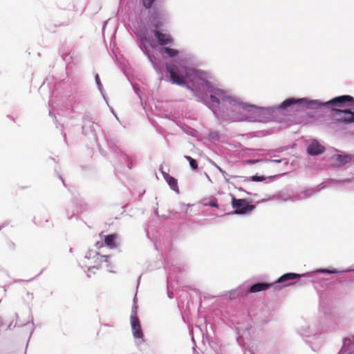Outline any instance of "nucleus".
Wrapping results in <instances>:
<instances>
[{
  "instance_id": "f257e3e1",
  "label": "nucleus",
  "mask_w": 354,
  "mask_h": 354,
  "mask_svg": "<svg viewBox=\"0 0 354 354\" xmlns=\"http://www.w3.org/2000/svg\"><path fill=\"white\" fill-rule=\"evenodd\" d=\"M208 94L198 96V101L207 106L219 121L266 123L279 113L277 105L264 107L243 102L230 91L217 88L214 84Z\"/></svg>"
},
{
  "instance_id": "f03ea898",
  "label": "nucleus",
  "mask_w": 354,
  "mask_h": 354,
  "mask_svg": "<svg viewBox=\"0 0 354 354\" xmlns=\"http://www.w3.org/2000/svg\"><path fill=\"white\" fill-rule=\"evenodd\" d=\"M156 54L171 59L185 76L192 78L207 94L213 88L214 77L210 73L196 68L198 61L192 54L169 46H160Z\"/></svg>"
},
{
  "instance_id": "7ed1b4c3",
  "label": "nucleus",
  "mask_w": 354,
  "mask_h": 354,
  "mask_svg": "<svg viewBox=\"0 0 354 354\" xmlns=\"http://www.w3.org/2000/svg\"><path fill=\"white\" fill-rule=\"evenodd\" d=\"M137 44L143 54L147 57L153 68L159 73L161 71L165 69L167 75L165 80L171 82L172 84L180 86L187 88L190 91H193L191 87L186 83L183 78H180L176 73V68L171 64L163 63L159 59L154 56L158 52V48L157 43L154 40L153 36L150 35L147 30H141L139 32L137 39Z\"/></svg>"
},
{
  "instance_id": "20e7f679",
  "label": "nucleus",
  "mask_w": 354,
  "mask_h": 354,
  "mask_svg": "<svg viewBox=\"0 0 354 354\" xmlns=\"http://www.w3.org/2000/svg\"><path fill=\"white\" fill-rule=\"evenodd\" d=\"M331 270L325 268H319L301 274L289 272H286L272 281L273 290H281L284 288L295 286L297 283H305L309 281L313 283L320 299V304H324L326 290H320L328 284V279H325L322 274L330 272ZM333 271H332L333 272Z\"/></svg>"
},
{
  "instance_id": "39448f33",
  "label": "nucleus",
  "mask_w": 354,
  "mask_h": 354,
  "mask_svg": "<svg viewBox=\"0 0 354 354\" xmlns=\"http://www.w3.org/2000/svg\"><path fill=\"white\" fill-rule=\"evenodd\" d=\"M270 319L271 311L266 306L258 308L255 311L248 310L245 322H241L236 317L230 318V322L235 328L238 344L243 348L246 344L245 340L251 338L252 323H267Z\"/></svg>"
},
{
  "instance_id": "423d86ee",
  "label": "nucleus",
  "mask_w": 354,
  "mask_h": 354,
  "mask_svg": "<svg viewBox=\"0 0 354 354\" xmlns=\"http://www.w3.org/2000/svg\"><path fill=\"white\" fill-rule=\"evenodd\" d=\"M50 89V97L48 102L49 106L53 109L57 106H63L70 109L75 103V97L71 93V87L64 80L54 86V89Z\"/></svg>"
},
{
  "instance_id": "0eeeda50",
  "label": "nucleus",
  "mask_w": 354,
  "mask_h": 354,
  "mask_svg": "<svg viewBox=\"0 0 354 354\" xmlns=\"http://www.w3.org/2000/svg\"><path fill=\"white\" fill-rule=\"evenodd\" d=\"M331 284L328 281V284L320 290H326V295L325 296L324 304L322 306L319 303L320 308L324 311V315L321 316L318 321L319 330L322 333L335 330L339 327L340 323V317L338 315L330 311V306L331 299L329 298Z\"/></svg>"
},
{
  "instance_id": "6e6552de",
  "label": "nucleus",
  "mask_w": 354,
  "mask_h": 354,
  "mask_svg": "<svg viewBox=\"0 0 354 354\" xmlns=\"http://www.w3.org/2000/svg\"><path fill=\"white\" fill-rule=\"evenodd\" d=\"M354 181V178H329L324 181H322L321 183H319L318 185L315 187H304L303 190H301L300 194L302 195L299 196V199L301 198H308L311 197L312 196L320 192L322 190L329 187H333L336 185H344L346 184L351 183Z\"/></svg>"
},
{
  "instance_id": "1a4fd4ad",
  "label": "nucleus",
  "mask_w": 354,
  "mask_h": 354,
  "mask_svg": "<svg viewBox=\"0 0 354 354\" xmlns=\"http://www.w3.org/2000/svg\"><path fill=\"white\" fill-rule=\"evenodd\" d=\"M169 256L170 254H167L166 259H165L164 262L162 261L161 264L163 265L167 274V297L169 299H172L174 298L172 290L174 289L173 283H178V277L180 275L182 270L178 266L174 264L173 262H170L169 259Z\"/></svg>"
},
{
  "instance_id": "9d476101",
  "label": "nucleus",
  "mask_w": 354,
  "mask_h": 354,
  "mask_svg": "<svg viewBox=\"0 0 354 354\" xmlns=\"http://www.w3.org/2000/svg\"><path fill=\"white\" fill-rule=\"evenodd\" d=\"M300 326L297 329V333L304 339V342L310 346L311 349L316 351L319 348V344L313 342V340H317L322 332L319 330V326L311 327L307 322Z\"/></svg>"
},
{
  "instance_id": "9b49d317",
  "label": "nucleus",
  "mask_w": 354,
  "mask_h": 354,
  "mask_svg": "<svg viewBox=\"0 0 354 354\" xmlns=\"http://www.w3.org/2000/svg\"><path fill=\"white\" fill-rule=\"evenodd\" d=\"M306 97H288L277 105L279 113H286L289 111H301L306 110Z\"/></svg>"
},
{
  "instance_id": "f8f14e48",
  "label": "nucleus",
  "mask_w": 354,
  "mask_h": 354,
  "mask_svg": "<svg viewBox=\"0 0 354 354\" xmlns=\"http://www.w3.org/2000/svg\"><path fill=\"white\" fill-rule=\"evenodd\" d=\"M231 196V204L234 210L229 214L246 215L252 212L255 209V205L252 203V200L249 198H236L232 194H230Z\"/></svg>"
},
{
  "instance_id": "ddd939ff",
  "label": "nucleus",
  "mask_w": 354,
  "mask_h": 354,
  "mask_svg": "<svg viewBox=\"0 0 354 354\" xmlns=\"http://www.w3.org/2000/svg\"><path fill=\"white\" fill-rule=\"evenodd\" d=\"M335 118L337 123L351 124L354 123V106L344 109L335 110Z\"/></svg>"
},
{
  "instance_id": "4468645a",
  "label": "nucleus",
  "mask_w": 354,
  "mask_h": 354,
  "mask_svg": "<svg viewBox=\"0 0 354 354\" xmlns=\"http://www.w3.org/2000/svg\"><path fill=\"white\" fill-rule=\"evenodd\" d=\"M353 160H354V155L341 152V153L335 154L331 157L330 165L333 168L341 169Z\"/></svg>"
},
{
  "instance_id": "2eb2a0df",
  "label": "nucleus",
  "mask_w": 354,
  "mask_h": 354,
  "mask_svg": "<svg viewBox=\"0 0 354 354\" xmlns=\"http://www.w3.org/2000/svg\"><path fill=\"white\" fill-rule=\"evenodd\" d=\"M72 208L66 209L67 216L68 218L77 216L79 214H82L87 209V204L82 199L73 198L71 200Z\"/></svg>"
},
{
  "instance_id": "dca6fc26",
  "label": "nucleus",
  "mask_w": 354,
  "mask_h": 354,
  "mask_svg": "<svg viewBox=\"0 0 354 354\" xmlns=\"http://www.w3.org/2000/svg\"><path fill=\"white\" fill-rule=\"evenodd\" d=\"M149 21L151 28L154 30H161L163 26V21L161 14L157 8H154L149 10Z\"/></svg>"
},
{
  "instance_id": "f3484780",
  "label": "nucleus",
  "mask_w": 354,
  "mask_h": 354,
  "mask_svg": "<svg viewBox=\"0 0 354 354\" xmlns=\"http://www.w3.org/2000/svg\"><path fill=\"white\" fill-rule=\"evenodd\" d=\"M153 35L159 46H173L175 44L173 37L169 33L162 32L161 30H154Z\"/></svg>"
},
{
  "instance_id": "a211bd4d",
  "label": "nucleus",
  "mask_w": 354,
  "mask_h": 354,
  "mask_svg": "<svg viewBox=\"0 0 354 354\" xmlns=\"http://www.w3.org/2000/svg\"><path fill=\"white\" fill-rule=\"evenodd\" d=\"M247 295L251 293H257L259 292H265L269 288L273 289V283L272 282H254L245 286Z\"/></svg>"
},
{
  "instance_id": "6ab92c4d",
  "label": "nucleus",
  "mask_w": 354,
  "mask_h": 354,
  "mask_svg": "<svg viewBox=\"0 0 354 354\" xmlns=\"http://www.w3.org/2000/svg\"><path fill=\"white\" fill-rule=\"evenodd\" d=\"M99 236L102 241H104L105 246L111 249H115L118 248L119 245L120 238L116 233H110L108 234H104L103 232L99 234Z\"/></svg>"
},
{
  "instance_id": "aec40b11",
  "label": "nucleus",
  "mask_w": 354,
  "mask_h": 354,
  "mask_svg": "<svg viewBox=\"0 0 354 354\" xmlns=\"http://www.w3.org/2000/svg\"><path fill=\"white\" fill-rule=\"evenodd\" d=\"M326 149L316 139H313L306 146V152L309 156H316L324 153Z\"/></svg>"
},
{
  "instance_id": "412c9836",
  "label": "nucleus",
  "mask_w": 354,
  "mask_h": 354,
  "mask_svg": "<svg viewBox=\"0 0 354 354\" xmlns=\"http://www.w3.org/2000/svg\"><path fill=\"white\" fill-rule=\"evenodd\" d=\"M130 324L133 336L136 339H138V341H136V344L139 346L140 344L145 342L140 322L138 319L133 320V318L132 320L130 321Z\"/></svg>"
},
{
  "instance_id": "4be33fe9",
  "label": "nucleus",
  "mask_w": 354,
  "mask_h": 354,
  "mask_svg": "<svg viewBox=\"0 0 354 354\" xmlns=\"http://www.w3.org/2000/svg\"><path fill=\"white\" fill-rule=\"evenodd\" d=\"M282 175H283V174H275V175L266 176L264 175H260L258 173H257L254 175H252L251 176L244 177L245 178L244 181H248V182L252 181V182H257V183L265 182L266 183H272V182H274V181L278 180Z\"/></svg>"
},
{
  "instance_id": "5701e85b",
  "label": "nucleus",
  "mask_w": 354,
  "mask_h": 354,
  "mask_svg": "<svg viewBox=\"0 0 354 354\" xmlns=\"http://www.w3.org/2000/svg\"><path fill=\"white\" fill-rule=\"evenodd\" d=\"M98 127L97 124L95 122L88 124H82V133L90 140L91 142H97L96 129Z\"/></svg>"
},
{
  "instance_id": "b1692460",
  "label": "nucleus",
  "mask_w": 354,
  "mask_h": 354,
  "mask_svg": "<svg viewBox=\"0 0 354 354\" xmlns=\"http://www.w3.org/2000/svg\"><path fill=\"white\" fill-rule=\"evenodd\" d=\"M337 354H354V335L342 339V347Z\"/></svg>"
},
{
  "instance_id": "393cba45",
  "label": "nucleus",
  "mask_w": 354,
  "mask_h": 354,
  "mask_svg": "<svg viewBox=\"0 0 354 354\" xmlns=\"http://www.w3.org/2000/svg\"><path fill=\"white\" fill-rule=\"evenodd\" d=\"M160 170L165 180L167 182L170 189L175 192L176 194H179L180 191L178 187V180L175 177L171 176L169 173H167L165 171H163V167L162 165L160 166Z\"/></svg>"
},
{
  "instance_id": "a878e982",
  "label": "nucleus",
  "mask_w": 354,
  "mask_h": 354,
  "mask_svg": "<svg viewBox=\"0 0 354 354\" xmlns=\"http://www.w3.org/2000/svg\"><path fill=\"white\" fill-rule=\"evenodd\" d=\"M353 97L350 95H341L331 98L334 108L344 107L345 103H351Z\"/></svg>"
},
{
  "instance_id": "bb28decb",
  "label": "nucleus",
  "mask_w": 354,
  "mask_h": 354,
  "mask_svg": "<svg viewBox=\"0 0 354 354\" xmlns=\"http://www.w3.org/2000/svg\"><path fill=\"white\" fill-rule=\"evenodd\" d=\"M306 110L321 111L322 100L319 99H310L306 97Z\"/></svg>"
},
{
  "instance_id": "cd10ccee",
  "label": "nucleus",
  "mask_w": 354,
  "mask_h": 354,
  "mask_svg": "<svg viewBox=\"0 0 354 354\" xmlns=\"http://www.w3.org/2000/svg\"><path fill=\"white\" fill-rule=\"evenodd\" d=\"M230 297L232 299L239 297L241 300L247 296V291L244 284L239 286L238 288L232 289L229 291Z\"/></svg>"
},
{
  "instance_id": "c85d7f7f",
  "label": "nucleus",
  "mask_w": 354,
  "mask_h": 354,
  "mask_svg": "<svg viewBox=\"0 0 354 354\" xmlns=\"http://www.w3.org/2000/svg\"><path fill=\"white\" fill-rule=\"evenodd\" d=\"M207 138L212 142H223V139L225 138V136L218 131L209 129L207 131Z\"/></svg>"
},
{
  "instance_id": "c756f323",
  "label": "nucleus",
  "mask_w": 354,
  "mask_h": 354,
  "mask_svg": "<svg viewBox=\"0 0 354 354\" xmlns=\"http://www.w3.org/2000/svg\"><path fill=\"white\" fill-rule=\"evenodd\" d=\"M95 84L97 85V89L98 91H100L101 95L102 96L104 100L108 104V100H109V98H108V96L104 89V87H103V85L102 84V82L100 80V75L99 74L96 73L95 74Z\"/></svg>"
},
{
  "instance_id": "7c9ffc66",
  "label": "nucleus",
  "mask_w": 354,
  "mask_h": 354,
  "mask_svg": "<svg viewBox=\"0 0 354 354\" xmlns=\"http://www.w3.org/2000/svg\"><path fill=\"white\" fill-rule=\"evenodd\" d=\"M325 269H328L331 271H334L333 272H326V274H344V273H347V272H353L354 274V264L352 266H350L346 269H342V270H339L337 268H335L333 267L325 268Z\"/></svg>"
},
{
  "instance_id": "2f4dec72",
  "label": "nucleus",
  "mask_w": 354,
  "mask_h": 354,
  "mask_svg": "<svg viewBox=\"0 0 354 354\" xmlns=\"http://www.w3.org/2000/svg\"><path fill=\"white\" fill-rule=\"evenodd\" d=\"M201 203L206 207H218V200L214 196L202 200Z\"/></svg>"
},
{
  "instance_id": "473e14b6",
  "label": "nucleus",
  "mask_w": 354,
  "mask_h": 354,
  "mask_svg": "<svg viewBox=\"0 0 354 354\" xmlns=\"http://www.w3.org/2000/svg\"><path fill=\"white\" fill-rule=\"evenodd\" d=\"M158 0H140V5L145 9L150 10L156 8V3Z\"/></svg>"
},
{
  "instance_id": "72a5a7b5",
  "label": "nucleus",
  "mask_w": 354,
  "mask_h": 354,
  "mask_svg": "<svg viewBox=\"0 0 354 354\" xmlns=\"http://www.w3.org/2000/svg\"><path fill=\"white\" fill-rule=\"evenodd\" d=\"M28 310H29V315H28L29 320L26 324H19V326H27L28 322H30V323L32 324V326H31L32 328H31V330H30V335H29V338H28V342H29L30 338L31 335H32V333H33V332L35 330V324H34V322H33V316H32V307L30 305H28Z\"/></svg>"
},
{
  "instance_id": "f704fd0d",
  "label": "nucleus",
  "mask_w": 354,
  "mask_h": 354,
  "mask_svg": "<svg viewBox=\"0 0 354 354\" xmlns=\"http://www.w3.org/2000/svg\"><path fill=\"white\" fill-rule=\"evenodd\" d=\"M184 158L186 159L189 165L190 168L193 171H197L198 169V162L196 159L193 158L190 156L185 155Z\"/></svg>"
},
{
  "instance_id": "c9c22d12",
  "label": "nucleus",
  "mask_w": 354,
  "mask_h": 354,
  "mask_svg": "<svg viewBox=\"0 0 354 354\" xmlns=\"http://www.w3.org/2000/svg\"><path fill=\"white\" fill-rule=\"evenodd\" d=\"M59 54L66 63L67 69L70 64L73 62V57L71 53H65L62 49H59Z\"/></svg>"
},
{
  "instance_id": "e433bc0d",
  "label": "nucleus",
  "mask_w": 354,
  "mask_h": 354,
  "mask_svg": "<svg viewBox=\"0 0 354 354\" xmlns=\"http://www.w3.org/2000/svg\"><path fill=\"white\" fill-rule=\"evenodd\" d=\"M96 259L95 260V263H97L100 266H101V263L104 261L106 263H109V255H102L99 252L95 253Z\"/></svg>"
},
{
  "instance_id": "4c0bfd02",
  "label": "nucleus",
  "mask_w": 354,
  "mask_h": 354,
  "mask_svg": "<svg viewBox=\"0 0 354 354\" xmlns=\"http://www.w3.org/2000/svg\"><path fill=\"white\" fill-rule=\"evenodd\" d=\"M106 142L109 148L112 150L114 153L122 154L123 153L121 149L116 145V144L111 140L110 138H106Z\"/></svg>"
},
{
  "instance_id": "58836bf2",
  "label": "nucleus",
  "mask_w": 354,
  "mask_h": 354,
  "mask_svg": "<svg viewBox=\"0 0 354 354\" xmlns=\"http://www.w3.org/2000/svg\"><path fill=\"white\" fill-rule=\"evenodd\" d=\"M193 205L190 203L185 204L184 203H180L178 204V208L180 209V213H183V218H186L188 216V209L189 207H192Z\"/></svg>"
},
{
  "instance_id": "ea45409f",
  "label": "nucleus",
  "mask_w": 354,
  "mask_h": 354,
  "mask_svg": "<svg viewBox=\"0 0 354 354\" xmlns=\"http://www.w3.org/2000/svg\"><path fill=\"white\" fill-rule=\"evenodd\" d=\"M120 156H122V159L125 161L128 169H131L134 165V159L132 157L129 156L124 152L122 153Z\"/></svg>"
},
{
  "instance_id": "a19ab883",
  "label": "nucleus",
  "mask_w": 354,
  "mask_h": 354,
  "mask_svg": "<svg viewBox=\"0 0 354 354\" xmlns=\"http://www.w3.org/2000/svg\"><path fill=\"white\" fill-rule=\"evenodd\" d=\"M145 232H146V235H147V238L149 239L153 243L156 250H159L158 249V240L157 237L156 236H154V234H153L152 236H151L149 231L147 228H145Z\"/></svg>"
},
{
  "instance_id": "79ce46f5",
  "label": "nucleus",
  "mask_w": 354,
  "mask_h": 354,
  "mask_svg": "<svg viewBox=\"0 0 354 354\" xmlns=\"http://www.w3.org/2000/svg\"><path fill=\"white\" fill-rule=\"evenodd\" d=\"M264 162H274V163H281L283 162L284 165H288L289 163V160L288 158H279V159H268L264 158Z\"/></svg>"
},
{
  "instance_id": "37998d69",
  "label": "nucleus",
  "mask_w": 354,
  "mask_h": 354,
  "mask_svg": "<svg viewBox=\"0 0 354 354\" xmlns=\"http://www.w3.org/2000/svg\"><path fill=\"white\" fill-rule=\"evenodd\" d=\"M332 100L331 99H330L328 101H322V103L321 104V109H322V111L323 110H332L333 107V102H330Z\"/></svg>"
},
{
  "instance_id": "c03bdc74",
  "label": "nucleus",
  "mask_w": 354,
  "mask_h": 354,
  "mask_svg": "<svg viewBox=\"0 0 354 354\" xmlns=\"http://www.w3.org/2000/svg\"><path fill=\"white\" fill-rule=\"evenodd\" d=\"M138 310V304H133L132 307H131V316H130V321L132 320L133 318V320L138 319V318H136V314H137Z\"/></svg>"
},
{
  "instance_id": "a18cd8bd",
  "label": "nucleus",
  "mask_w": 354,
  "mask_h": 354,
  "mask_svg": "<svg viewBox=\"0 0 354 354\" xmlns=\"http://www.w3.org/2000/svg\"><path fill=\"white\" fill-rule=\"evenodd\" d=\"M93 118L90 115L89 113H84L83 115V124H91V123H93Z\"/></svg>"
},
{
  "instance_id": "49530a36",
  "label": "nucleus",
  "mask_w": 354,
  "mask_h": 354,
  "mask_svg": "<svg viewBox=\"0 0 354 354\" xmlns=\"http://www.w3.org/2000/svg\"><path fill=\"white\" fill-rule=\"evenodd\" d=\"M264 158H258V159H248L245 161V162L250 165H253L258 162H264Z\"/></svg>"
},
{
  "instance_id": "de8ad7c7",
  "label": "nucleus",
  "mask_w": 354,
  "mask_h": 354,
  "mask_svg": "<svg viewBox=\"0 0 354 354\" xmlns=\"http://www.w3.org/2000/svg\"><path fill=\"white\" fill-rule=\"evenodd\" d=\"M132 87H133V89L134 92L137 94V95L138 96L139 99L140 100L141 104L143 106V101H142V96H141V91H140V89L138 87H136V86H135L133 85H132Z\"/></svg>"
},
{
  "instance_id": "09e8293b",
  "label": "nucleus",
  "mask_w": 354,
  "mask_h": 354,
  "mask_svg": "<svg viewBox=\"0 0 354 354\" xmlns=\"http://www.w3.org/2000/svg\"><path fill=\"white\" fill-rule=\"evenodd\" d=\"M183 131L186 134L189 136H194V133L196 132V130L194 129L189 127L184 129Z\"/></svg>"
},
{
  "instance_id": "8fccbe9b",
  "label": "nucleus",
  "mask_w": 354,
  "mask_h": 354,
  "mask_svg": "<svg viewBox=\"0 0 354 354\" xmlns=\"http://www.w3.org/2000/svg\"><path fill=\"white\" fill-rule=\"evenodd\" d=\"M100 268V265L97 263H95V264L94 266H89L88 268V272L95 274V272L94 271V270H95V269L98 270Z\"/></svg>"
},
{
  "instance_id": "3c124183",
  "label": "nucleus",
  "mask_w": 354,
  "mask_h": 354,
  "mask_svg": "<svg viewBox=\"0 0 354 354\" xmlns=\"http://www.w3.org/2000/svg\"><path fill=\"white\" fill-rule=\"evenodd\" d=\"M96 252H94V251H93V250H89L86 252V255H85V258H86V259H91V258H93V257H96V256H95V253H96Z\"/></svg>"
},
{
  "instance_id": "603ef678",
  "label": "nucleus",
  "mask_w": 354,
  "mask_h": 354,
  "mask_svg": "<svg viewBox=\"0 0 354 354\" xmlns=\"http://www.w3.org/2000/svg\"><path fill=\"white\" fill-rule=\"evenodd\" d=\"M213 165L218 169V171L223 175V176H228V174L221 167L218 166L216 163L213 162Z\"/></svg>"
},
{
  "instance_id": "864d4df0",
  "label": "nucleus",
  "mask_w": 354,
  "mask_h": 354,
  "mask_svg": "<svg viewBox=\"0 0 354 354\" xmlns=\"http://www.w3.org/2000/svg\"><path fill=\"white\" fill-rule=\"evenodd\" d=\"M7 246L10 250H12V251H14L15 250V247H16L15 243L10 240L8 241Z\"/></svg>"
},
{
  "instance_id": "5fc2aeb1",
  "label": "nucleus",
  "mask_w": 354,
  "mask_h": 354,
  "mask_svg": "<svg viewBox=\"0 0 354 354\" xmlns=\"http://www.w3.org/2000/svg\"><path fill=\"white\" fill-rule=\"evenodd\" d=\"M257 151H265V150L263 149H252V148H246L245 149V151L247 153H249L250 154H254V152Z\"/></svg>"
},
{
  "instance_id": "6e6d98bb",
  "label": "nucleus",
  "mask_w": 354,
  "mask_h": 354,
  "mask_svg": "<svg viewBox=\"0 0 354 354\" xmlns=\"http://www.w3.org/2000/svg\"><path fill=\"white\" fill-rule=\"evenodd\" d=\"M105 245V244L104 243V241H97L95 243V246L97 248V249H100L102 248V247H104Z\"/></svg>"
},
{
  "instance_id": "4d7b16f0",
  "label": "nucleus",
  "mask_w": 354,
  "mask_h": 354,
  "mask_svg": "<svg viewBox=\"0 0 354 354\" xmlns=\"http://www.w3.org/2000/svg\"><path fill=\"white\" fill-rule=\"evenodd\" d=\"M224 178H225V180L227 183H230V180L229 179V177L230 178H241V176H230V174H228V176H223Z\"/></svg>"
},
{
  "instance_id": "13d9d810",
  "label": "nucleus",
  "mask_w": 354,
  "mask_h": 354,
  "mask_svg": "<svg viewBox=\"0 0 354 354\" xmlns=\"http://www.w3.org/2000/svg\"><path fill=\"white\" fill-rule=\"evenodd\" d=\"M168 212H169L170 214H173V216H177V215H179V214H180V212H178V211H174V210H173V209H168Z\"/></svg>"
},
{
  "instance_id": "bf43d9fd",
  "label": "nucleus",
  "mask_w": 354,
  "mask_h": 354,
  "mask_svg": "<svg viewBox=\"0 0 354 354\" xmlns=\"http://www.w3.org/2000/svg\"><path fill=\"white\" fill-rule=\"evenodd\" d=\"M244 354H256V353L252 348H248V350H245Z\"/></svg>"
},
{
  "instance_id": "052dcab7",
  "label": "nucleus",
  "mask_w": 354,
  "mask_h": 354,
  "mask_svg": "<svg viewBox=\"0 0 354 354\" xmlns=\"http://www.w3.org/2000/svg\"><path fill=\"white\" fill-rule=\"evenodd\" d=\"M245 194L248 196H254V197H257L258 196V194H256V193H252V192H245Z\"/></svg>"
},
{
  "instance_id": "680f3d73",
  "label": "nucleus",
  "mask_w": 354,
  "mask_h": 354,
  "mask_svg": "<svg viewBox=\"0 0 354 354\" xmlns=\"http://www.w3.org/2000/svg\"><path fill=\"white\" fill-rule=\"evenodd\" d=\"M215 354H224V353H223L222 349L221 348H218L215 350Z\"/></svg>"
},
{
  "instance_id": "e2e57ef3",
  "label": "nucleus",
  "mask_w": 354,
  "mask_h": 354,
  "mask_svg": "<svg viewBox=\"0 0 354 354\" xmlns=\"http://www.w3.org/2000/svg\"><path fill=\"white\" fill-rule=\"evenodd\" d=\"M8 225V221H6L4 222L3 223H2L1 225H0V231L3 228L5 227L6 226H7Z\"/></svg>"
},
{
  "instance_id": "0e129e2a",
  "label": "nucleus",
  "mask_w": 354,
  "mask_h": 354,
  "mask_svg": "<svg viewBox=\"0 0 354 354\" xmlns=\"http://www.w3.org/2000/svg\"><path fill=\"white\" fill-rule=\"evenodd\" d=\"M57 175H58L59 178L62 180L64 186L66 187V185L65 183V181H64V179L63 178V177L60 174H57Z\"/></svg>"
},
{
  "instance_id": "69168bd1",
  "label": "nucleus",
  "mask_w": 354,
  "mask_h": 354,
  "mask_svg": "<svg viewBox=\"0 0 354 354\" xmlns=\"http://www.w3.org/2000/svg\"><path fill=\"white\" fill-rule=\"evenodd\" d=\"M192 342H193L194 344V346L192 347V349L193 351H195V348L196 347V342H195V339H194V337H192Z\"/></svg>"
},
{
  "instance_id": "338daca9",
  "label": "nucleus",
  "mask_w": 354,
  "mask_h": 354,
  "mask_svg": "<svg viewBox=\"0 0 354 354\" xmlns=\"http://www.w3.org/2000/svg\"><path fill=\"white\" fill-rule=\"evenodd\" d=\"M268 200V199H266V198L261 199V200H259V201L256 202V204H260V203H265V202H266Z\"/></svg>"
},
{
  "instance_id": "774afa93",
  "label": "nucleus",
  "mask_w": 354,
  "mask_h": 354,
  "mask_svg": "<svg viewBox=\"0 0 354 354\" xmlns=\"http://www.w3.org/2000/svg\"><path fill=\"white\" fill-rule=\"evenodd\" d=\"M62 136L64 138V142L66 144H67V138H66V133L65 132H62Z\"/></svg>"
}]
</instances>
